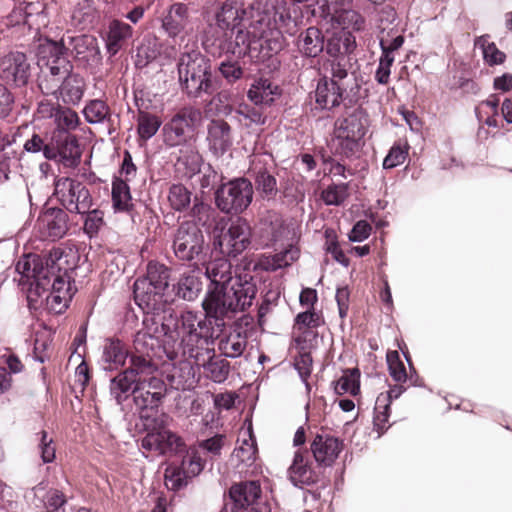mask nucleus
I'll use <instances>...</instances> for the list:
<instances>
[{
    "label": "nucleus",
    "instance_id": "864d4df0",
    "mask_svg": "<svg viewBox=\"0 0 512 512\" xmlns=\"http://www.w3.org/2000/svg\"><path fill=\"white\" fill-rule=\"evenodd\" d=\"M327 242H326V250L329 252L333 258L341 263L344 266H348L349 261L348 258L344 255L342 250L339 248L338 243L336 241V237L332 230L325 231Z\"/></svg>",
    "mask_w": 512,
    "mask_h": 512
},
{
    "label": "nucleus",
    "instance_id": "412c9836",
    "mask_svg": "<svg viewBox=\"0 0 512 512\" xmlns=\"http://www.w3.org/2000/svg\"><path fill=\"white\" fill-rule=\"evenodd\" d=\"M37 224L44 237L55 240L66 234L67 215L61 209L50 208L39 216Z\"/></svg>",
    "mask_w": 512,
    "mask_h": 512
},
{
    "label": "nucleus",
    "instance_id": "9d476101",
    "mask_svg": "<svg viewBox=\"0 0 512 512\" xmlns=\"http://www.w3.org/2000/svg\"><path fill=\"white\" fill-rule=\"evenodd\" d=\"M253 187L244 178L235 179L223 184L216 194L218 208L225 213H241L252 202Z\"/></svg>",
    "mask_w": 512,
    "mask_h": 512
},
{
    "label": "nucleus",
    "instance_id": "39448f33",
    "mask_svg": "<svg viewBox=\"0 0 512 512\" xmlns=\"http://www.w3.org/2000/svg\"><path fill=\"white\" fill-rule=\"evenodd\" d=\"M278 0L256 1V26L253 36L257 40L260 56L264 60L284 47V34L296 32V21L284 5H275Z\"/></svg>",
    "mask_w": 512,
    "mask_h": 512
},
{
    "label": "nucleus",
    "instance_id": "052dcab7",
    "mask_svg": "<svg viewBox=\"0 0 512 512\" xmlns=\"http://www.w3.org/2000/svg\"><path fill=\"white\" fill-rule=\"evenodd\" d=\"M371 227L366 221H358L349 234V240L352 242H361L368 238Z\"/></svg>",
    "mask_w": 512,
    "mask_h": 512
},
{
    "label": "nucleus",
    "instance_id": "2eb2a0df",
    "mask_svg": "<svg viewBox=\"0 0 512 512\" xmlns=\"http://www.w3.org/2000/svg\"><path fill=\"white\" fill-rule=\"evenodd\" d=\"M319 8L323 21L326 22V25L331 26V32L334 36L351 28H360V16L350 9L343 0H324Z\"/></svg>",
    "mask_w": 512,
    "mask_h": 512
},
{
    "label": "nucleus",
    "instance_id": "473e14b6",
    "mask_svg": "<svg viewBox=\"0 0 512 512\" xmlns=\"http://www.w3.org/2000/svg\"><path fill=\"white\" fill-rule=\"evenodd\" d=\"M54 123L56 130L52 135L62 137L66 132L75 130L79 125V117L77 113L70 108H63L57 106L56 113H54Z\"/></svg>",
    "mask_w": 512,
    "mask_h": 512
},
{
    "label": "nucleus",
    "instance_id": "7c9ffc66",
    "mask_svg": "<svg viewBox=\"0 0 512 512\" xmlns=\"http://www.w3.org/2000/svg\"><path fill=\"white\" fill-rule=\"evenodd\" d=\"M132 35V28L130 25L114 20L110 23L106 47L111 55H115L122 47L123 43Z\"/></svg>",
    "mask_w": 512,
    "mask_h": 512
},
{
    "label": "nucleus",
    "instance_id": "5fc2aeb1",
    "mask_svg": "<svg viewBox=\"0 0 512 512\" xmlns=\"http://www.w3.org/2000/svg\"><path fill=\"white\" fill-rule=\"evenodd\" d=\"M41 458L44 463H51L56 456V448L53 440L48 437L45 431L41 432V440L39 444Z\"/></svg>",
    "mask_w": 512,
    "mask_h": 512
},
{
    "label": "nucleus",
    "instance_id": "4d7b16f0",
    "mask_svg": "<svg viewBox=\"0 0 512 512\" xmlns=\"http://www.w3.org/2000/svg\"><path fill=\"white\" fill-rule=\"evenodd\" d=\"M404 384L405 383L395 382L394 385H390L388 383V379L386 378V385L389 387V389L386 391V423L389 422V417L391 414V402L398 399L406 391Z\"/></svg>",
    "mask_w": 512,
    "mask_h": 512
},
{
    "label": "nucleus",
    "instance_id": "0e129e2a",
    "mask_svg": "<svg viewBox=\"0 0 512 512\" xmlns=\"http://www.w3.org/2000/svg\"><path fill=\"white\" fill-rule=\"evenodd\" d=\"M224 445V436L216 435L212 438H209L207 440H204L200 443V447L203 448L205 451L213 454L218 455Z\"/></svg>",
    "mask_w": 512,
    "mask_h": 512
},
{
    "label": "nucleus",
    "instance_id": "8fccbe9b",
    "mask_svg": "<svg viewBox=\"0 0 512 512\" xmlns=\"http://www.w3.org/2000/svg\"><path fill=\"white\" fill-rule=\"evenodd\" d=\"M200 163V155L193 150L186 151L178 159V165H183L185 167V174L187 176H192L198 172L200 170Z\"/></svg>",
    "mask_w": 512,
    "mask_h": 512
},
{
    "label": "nucleus",
    "instance_id": "4468645a",
    "mask_svg": "<svg viewBox=\"0 0 512 512\" xmlns=\"http://www.w3.org/2000/svg\"><path fill=\"white\" fill-rule=\"evenodd\" d=\"M200 121V112L191 107H185L178 111L163 127V140L171 146L184 144L194 126Z\"/></svg>",
    "mask_w": 512,
    "mask_h": 512
},
{
    "label": "nucleus",
    "instance_id": "c03bdc74",
    "mask_svg": "<svg viewBox=\"0 0 512 512\" xmlns=\"http://www.w3.org/2000/svg\"><path fill=\"white\" fill-rule=\"evenodd\" d=\"M181 465L189 479L199 475L204 468V460L198 450L190 449L183 458Z\"/></svg>",
    "mask_w": 512,
    "mask_h": 512
},
{
    "label": "nucleus",
    "instance_id": "603ef678",
    "mask_svg": "<svg viewBox=\"0 0 512 512\" xmlns=\"http://www.w3.org/2000/svg\"><path fill=\"white\" fill-rule=\"evenodd\" d=\"M257 189L266 198H272L276 192V179L268 173H260L256 179Z\"/></svg>",
    "mask_w": 512,
    "mask_h": 512
},
{
    "label": "nucleus",
    "instance_id": "6e6d98bb",
    "mask_svg": "<svg viewBox=\"0 0 512 512\" xmlns=\"http://www.w3.org/2000/svg\"><path fill=\"white\" fill-rule=\"evenodd\" d=\"M103 225V212L93 210L85 218L84 231L91 237L95 235Z\"/></svg>",
    "mask_w": 512,
    "mask_h": 512
},
{
    "label": "nucleus",
    "instance_id": "cd10ccee",
    "mask_svg": "<svg viewBox=\"0 0 512 512\" xmlns=\"http://www.w3.org/2000/svg\"><path fill=\"white\" fill-rule=\"evenodd\" d=\"M342 89L336 80L323 79L317 84L315 91L316 103L323 109H329L339 104Z\"/></svg>",
    "mask_w": 512,
    "mask_h": 512
},
{
    "label": "nucleus",
    "instance_id": "09e8293b",
    "mask_svg": "<svg viewBox=\"0 0 512 512\" xmlns=\"http://www.w3.org/2000/svg\"><path fill=\"white\" fill-rule=\"evenodd\" d=\"M157 56L156 41L147 40L137 49L136 65L140 67L146 66L150 61L156 59Z\"/></svg>",
    "mask_w": 512,
    "mask_h": 512
},
{
    "label": "nucleus",
    "instance_id": "ddd939ff",
    "mask_svg": "<svg viewBox=\"0 0 512 512\" xmlns=\"http://www.w3.org/2000/svg\"><path fill=\"white\" fill-rule=\"evenodd\" d=\"M54 195L70 212L85 213L91 206V197L87 188L79 181L62 177L56 180Z\"/></svg>",
    "mask_w": 512,
    "mask_h": 512
},
{
    "label": "nucleus",
    "instance_id": "a18cd8bd",
    "mask_svg": "<svg viewBox=\"0 0 512 512\" xmlns=\"http://www.w3.org/2000/svg\"><path fill=\"white\" fill-rule=\"evenodd\" d=\"M348 196L346 184H334L328 186L321 193V198L326 205H340Z\"/></svg>",
    "mask_w": 512,
    "mask_h": 512
},
{
    "label": "nucleus",
    "instance_id": "423d86ee",
    "mask_svg": "<svg viewBox=\"0 0 512 512\" xmlns=\"http://www.w3.org/2000/svg\"><path fill=\"white\" fill-rule=\"evenodd\" d=\"M368 126V117L359 108L346 111L341 115L334 124L332 146L335 153L348 157L359 152Z\"/></svg>",
    "mask_w": 512,
    "mask_h": 512
},
{
    "label": "nucleus",
    "instance_id": "0eeeda50",
    "mask_svg": "<svg viewBox=\"0 0 512 512\" xmlns=\"http://www.w3.org/2000/svg\"><path fill=\"white\" fill-rule=\"evenodd\" d=\"M179 80L190 95L197 96L211 86L210 63L200 52L181 55L178 63Z\"/></svg>",
    "mask_w": 512,
    "mask_h": 512
},
{
    "label": "nucleus",
    "instance_id": "f8f14e48",
    "mask_svg": "<svg viewBox=\"0 0 512 512\" xmlns=\"http://www.w3.org/2000/svg\"><path fill=\"white\" fill-rule=\"evenodd\" d=\"M153 369V363L150 359L143 356H134L131 358V365L124 372L116 376L111 382V393L120 404L126 398L128 393L135 386H139L140 382L148 376Z\"/></svg>",
    "mask_w": 512,
    "mask_h": 512
},
{
    "label": "nucleus",
    "instance_id": "774afa93",
    "mask_svg": "<svg viewBox=\"0 0 512 512\" xmlns=\"http://www.w3.org/2000/svg\"><path fill=\"white\" fill-rule=\"evenodd\" d=\"M13 103V98L6 87L0 84V117L9 114Z\"/></svg>",
    "mask_w": 512,
    "mask_h": 512
},
{
    "label": "nucleus",
    "instance_id": "1a4fd4ad",
    "mask_svg": "<svg viewBox=\"0 0 512 512\" xmlns=\"http://www.w3.org/2000/svg\"><path fill=\"white\" fill-rule=\"evenodd\" d=\"M213 239L221 254L235 257L250 245L251 228L243 219L219 222L213 230Z\"/></svg>",
    "mask_w": 512,
    "mask_h": 512
},
{
    "label": "nucleus",
    "instance_id": "13d9d810",
    "mask_svg": "<svg viewBox=\"0 0 512 512\" xmlns=\"http://www.w3.org/2000/svg\"><path fill=\"white\" fill-rule=\"evenodd\" d=\"M72 42L74 43V49L78 56L81 54H84L82 47L87 48L88 56H94L97 54V50H96V46H95V39L92 37L79 36V37L73 38Z\"/></svg>",
    "mask_w": 512,
    "mask_h": 512
},
{
    "label": "nucleus",
    "instance_id": "f03ea898",
    "mask_svg": "<svg viewBox=\"0 0 512 512\" xmlns=\"http://www.w3.org/2000/svg\"><path fill=\"white\" fill-rule=\"evenodd\" d=\"M16 271L26 279L31 308L46 305L50 311L61 313L68 307L73 295L70 277L66 272H60L52 257L26 256L17 262Z\"/></svg>",
    "mask_w": 512,
    "mask_h": 512
},
{
    "label": "nucleus",
    "instance_id": "49530a36",
    "mask_svg": "<svg viewBox=\"0 0 512 512\" xmlns=\"http://www.w3.org/2000/svg\"><path fill=\"white\" fill-rule=\"evenodd\" d=\"M395 344L398 347L399 351L402 353L403 357L405 358L408 367L410 376L408 377L411 381V385L414 387H425L423 379L419 376L413 362L411 354L408 350V347L404 340L402 338H395Z\"/></svg>",
    "mask_w": 512,
    "mask_h": 512
},
{
    "label": "nucleus",
    "instance_id": "f704fd0d",
    "mask_svg": "<svg viewBox=\"0 0 512 512\" xmlns=\"http://www.w3.org/2000/svg\"><path fill=\"white\" fill-rule=\"evenodd\" d=\"M334 390L337 394L357 395L360 390V372L358 369L345 370L335 382Z\"/></svg>",
    "mask_w": 512,
    "mask_h": 512
},
{
    "label": "nucleus",
    "instance_id": "338daca9",
    "mask_svg": "<svg viewBox=\"0 0 512 512\" xmlns=\"http://www.w3.org/2000/svg\"><path fill=\"white\" fill-rule=\"evenodd\" d=\"M399 113L403 116L406 124L409 126L411 131H419L422 127V121L412 111L404 108L403 106L399 109Z\"/></svg>",
    "mask_w": 512,
    "mask_h": 512
},
{
    "label": "nucleus",
    "instance_id": "de8ad7c7",
    "mask_svg": "<svg viewBox=\"0 0 512 512\" xmlns=\"http://www.w3.org/2000/svg\"><path fill=\"white\" fill-rule=\"evenodd\" d=\"M84 116L89 123H100L108 115V107L103 101L94 100L91 101L84 108Z\"/></svg>",
    "mask_w": 512,
    "mask_h": 512
},
{
    "label": "nucleus",
    "instance_id": "f257e3e1",
    "mask_svg": "<svg viewBox=\"0 0 512 512\" xmlns=\"http://www.w3.org/2000/svg\"><path fill=\"white\" fill-rule=\"evenodd\" d=\"M232 265L225 257L216 258L206 264L205 275L211 286L203 300L206 314L223 318L229 312L244 311L252 305L256 285L250 273L232 276Z\"/></svg>",
    "mask_w": 512,
    "mask_h": 512
},
{
    "label": "nucleus",
    "instance_id": "9b49d317",
    "mask_svg": "<svg viewBox=\"0 0 512 512\" xmlns=\"http://www.w3.org/2000/svg\"><path fill=\"white\" fill-rule=\"evenodd\" d=\"M165 391V383L158 377L157 367L153 364L152 371L140 382L139 386H135L133 389L134 401L141 409V418L143 413L165 415L158 410V406L165 396Z\"/></svg>",
    "mask_w": 512,
    "mask_h": 512
},
{
    "label": "nucleus",
    "instance_id": "c756f323",
    "mask_svg": "<svg viewBox=\"0 0 512 512\" xmlns=\"http://www.w3.org/2000/svg\"><path fill=\"white\" fill-rule=\"evenodd\" d=\"M260 494V485L256 481L242 482L232 486L230 489L231 501L245 507L253 504Z\"/></svg>",
    "mask_w": 512,
    "mask_h": 512
},
{
    "label": "nucleus",
    "instance_id": "6ab92c4d",
    "mask_svg": "<svg viewBox=\"0 0 512 512\" xmlns=\"http://www.w3.org/2000/svg\"><path fill=\"white\" fill-rule=\"evenodd\" d=\"M344 447L343 441L330 434H317L310 449L315 461L324 467L332 466Z\"/></svg>",
    "mask_w": 512,
    "mask_h": 512
},
{
    "label": "nucleus",
    "instance_id": "a211bd4d",
    "mask_svg": "<svg viewBox=\"0 0 512 512\" xmlns=\"http://www.w3.org/2000/svg\"><path fill=\"white\" fill-rule=\"evenodd\" d=\"M30 65L25 54L9 52L0 58V78L7 84L23 86L29 78Z\"/></svg>",
    "mask_w": 512,
    "mask_h": 512
},
{
    "label": "nucleus",
    "instance_id": "6e6552de",
    "mask_svg": "<svg viewBox=\"0 0 512 512\" xmlns=\"http://www.w3.org/2000/svg\"><path fill=\"white\" fill-rule=\"evenodd\" d=\"M142 420L147 430L142 447L158 454L176 452L183 445L182 440L167 428L168 416L143 413Z\"/></svg>",
    "mask_w": 512,
    "mask_h": 512
},
{
    "label": "nucleus",
    "instance_id": "e433bc0d",
    "mask_svg": "<svg viewBox=\"0 0 512 512\" xmlns=\"http://www.w3.org/2000/svg\"><path fill=\"white\" fill-rule=\"evenodd\" d=\"M162 125L161 119L148 112H140L137 120L139 138L146 141L152 138Z\"/></svg>",
    "mask_w": 512,
    "mask_h": 512
},
{
    "label": "nucleus",
    "instance_id": "a19ab883",
    "mask_svg": "<svg viewBox=\"0 0 512 512\" xmlns=\"http://www.w3.org/2000/svg\"><path fill=\"white\" fill-rule=\"evenodd\" d=\"M409 145L406 141L397 140L386 153V170L395 168L408 157Z\"/></svg>",
    "mask_w": 512,
    "mask_h": 512
},
{
    "label": "nucleus",
    "instance_id": "2f4dec72",
    "mask_svg": "<svg viewBox=\"0 0 512 512\" xmlns=\"http://www.w3.org/2000/svg\"><path fill=\"white\" fill-rule=\"evenodd\" d=\"M298 47L306 56H317L324 47L323 36L320 30L315 27L308 28L305 33L300 35Z\"/></svg>",
    "mask_w": 512,
    "mask_h": 512
},
{
    "label": "nucleus",
    "instance_id": "e2e57ef3",
    "mask_svg": "<svg viewBox=\"0 0 512 512\" xmlns=\"http://www.w3.org/2000/svg\"><path fill=\"white\" fill-rule=\"evenodd\" d=\"M156 342L155 338L144 331L138 332L134 341L136 349L142 353H148V350L152 349Z\"/></svg>",
    "mask_w": 512,
    "mask_h": 512
},
{
    "label": "nucleus",
    "instance_id": "dca6fc26",
    "mask_svg": "<svg viewBox=\"0 0 512 512\" xmlns=\"http://www.w3.org/2000/svg\"><path fill=\"white\" fill-rule=\"evenodd\" d=\"M203 245L201 230L195 224L184 223L177 230L173 247L178 258L189 261L201 253Z\"/></svg>",
    "mask_w": 512,
    "mask_h": 512
},
{
    "label": "nucleus",
    "instance_id": "bb28decb",
    "mask_svg": "<svg viewBox=\"0 0 512 512\" xmlns=\"http://www.w3.org/2000/svg\"><path fill=\"white\" fill-rule=\"evenodd\" d=\"M279 95V87L265 78L256 80L248 90V98L255 105H270Z\"/></svg>",
    "mask_w": 512,
    "mask_h": 512
},
{
    "label": "nucleus",
    "instance_id": "4be33fe9",
    "mask_svg": "<svg viewBox=\"0 0 512 512\" xmlns=\"http://www.w3.org/2000/svg\"><path fill=\"white\" fill-rule=\"evenodd\" d=\"M237 443L238 445L232 453L231 460L235 462L237 466L252 465L256 460L257 446L251 423L240 430Z\"/></svg>",
    "mask_w": 512,
    "mask_h": 512
},
{
    "label": "nucleus",
    "instance_id": "7ed1b4c3",
    "mask_svg": "<svg viewBox=\"0 0 512 512\" xmlns=\"http://www.w3.org/2000/svg\"><path fill=\"white\" fill-rule=\"evenodd\" d=\"M256 26V2L226 0L215 14V23L207 31L214 44L223 52L236 57L250 55L258 58L257 40L253 36Z\"/></svg>",
    "mask_w": 512,
    "mask_h": 512
},
{
    "label": "nucleus",
    "instance_id": "ea45409f",
    "mask_svg": "<svg viewBox=\"0 0 512 512\" xmlns=\"http://www.w3.org/2000/svg\"><path fill=\"white\" fill-rule=\"evenodd\" d=\"M164 480L168 489L178 490L187 484L189 477L181 464H170L165 470Z\"/></svg>",
    "mask_w": 512,
    "mask_h": 512
},
{
    "label": "nucleus",
    "instance_id": "aec40b11",
    "mask_svg": "<svg viewBox=\"0 0 512 512\" xmlns=\"http://www.w3.org/2000/svg\"><path fill=\"white\" fill-rule=\"evenodd\" d=\"M190 21L189 7L184 3H174L161 17V27L166 34L175 38L182 33Z\"/></svg>",
    "mask_w": 512,
    "mask_h": 512
},
{
    "label": "nucleus",
    "instance_id": "a878e982",
    "mask_svg": "<svg viewBox=\"0 0 512 512\" xmlns=\"http://www.w3.org/2000/svg\"><path fill=\"white\" fill-rule=\"evenodd\" d=\"M202 290L201 270L199 268L184 271L177 284L176 294L183 300H195Z\"/></svg>",
    "mask_w": 512,
    "mask_h": 512
},
{
    "label": "nucleus",
    "instance_id": "4c0bfd02",
    "mask_svg": "<svg viewBox=\"0 0 512 512\" xmlns=\"http://www.w3.org/2000/svg\"><path fill=\"white\" fill-rule=\"evenodd\" d=\"M386 368L396 383H406L408 374L405 365L396 350H386Z\"/></svg>",
    "mask_w": 512,
    "mask_h": 512
},
{
    "label": "nucleus",
    "instance_id": "72a5a7b5",
    "mask_svg": "<svg viewBox=\"0 0 512 512\" xmlns=\"http://www.w3.org/2000/svg\"><path fill=\"white\" fill-rule=\"evenodd\" d=\"M246 345V337L240 332H234L220 340L219 350L226 357L236 358L242 355Z\"/></svg>",
    "mask_w": 512,
    "mask_h": 512
},
{
    "label": "nucleus",
    "instance_id": "c85d7f7f",
    "mask_svg": "<svg viewBox=\"0 0 512 512\" xmlns=\"http://www.w3.org/2000/svg\"><path fill=\"white\" fill-rule=\"evenodd\" d=\"M163 293L154 289L151 282L138 279L134 283V299L142 309H156L161 303Z\"/></svg>",
    "mask_w": 512,
    "mask_h": 512
},
{
    "label": "nucleus",
    "instance_id": "c9c22d12",
    "mask_svg": "<svg viewBox=\"0 0 512 512\" xmlns=\"http://www.w3.org/2000/svg\"><path fill=\"white\" fill-rule=\"evenodd\" d=\"M128 351L125 345L119 340H110L104 347L103 360L112 368L124 365Z\"/></svg>",
    "mask_w": 512,
    "mask_h": 512
},
{
    "label": "nucleus",
    "instance_id": "5701e85b",
    "mask_svg": "<svg viewBox=\"0 0 512 512\" xmlns=\"http://www.w3.org/2000/svg\"><path fill=\"white\" fill-rule=\"evenodd\" d=\"M207 141L215 154L226 152L232 145L231 128L224 120H212L207 127Z\"/></svg>",
    "mask_w": 512,
    "mask_h": 512
},
{
    "label": "nucleus",
    "instance_id": "f3484780",
    "mask_svg": "<svg viewBox=\"0 0 512 512\" xmlns=\"http://www.w3.org/2000/svg\"><path fill=\"white\" fill-rule=\"evenodd\" d=\"M81 151L75 136L65 134L62 137L52 135L50 143L45 147V158L48 160L58 159L67 167L78 164Z\"/></svg>",
    "mask_w": 512,
    "mask_h": 512
},
{
    "label": "nucleus",
    "instance_id": "58836bf2",
    "mask_svg": "<svg viewBox=\"0 0 512 512\" xmlns=\"http://www.w3.org/2000/svg\"><path fill=\"white\" fill-rule=\"evenodd\" d=\"M169 274L167 268L159 263L151 262L147 267V275L142 281L151 282L154 289L164 292L168 287Z\"/></svg>",
    "mask_w": 512,
    "mask_h": 512
},
{
    "label": "nucleus",
    "instance_id": "680f3d73",
    "mask_svg": "<svg viewBox=\"0 0 512 512\" xmlns=\"http://www.w3.org/2000/svg\"><path fill=\"white\" fill-rule=\"evenodd\" d=\"M493 89L501 94H506L512 91V73L504 72L503 74L494 77Z\"/></svg>",
    "mask_w": 512,
    "mask_h": 512
},
{
    "label": "nucleus",
    "instance_id": "79ce46f5",
    "mask_svg": "<svg viewBox=\"0 0 512 512\" xmlns=\"http://www.w3.org/2000/svg\"><path fill=\"white\" fill-rule=\"evenodd\" d=\"M112 200L116 209L127 210L131 204V196L127 183L123 180H116L112 186Z\"/></svg>",
    "mask_w": 512,
    "mask_h": 512
},
{
    "label": "nucleus",
    "instance_id": "b1692460",
    "mask_svg": "<svg viewBox=\"0 0 512 512\" xmlns=\"http://www.w3.org/2000/svg\"><path fill=\"white\" fill-rule=\"evenodd\" d=\"M288 477L296 486L310 485L317 481V475L309 460L300 451H296L294 454L293 461L288 468Z\"/></svg>",
    "mask_w": 512,
    "mask_h": 512
},
{
    "label": "nucleus",
    "instance_id": "37998d69",
    "mask_svg": "<svg viewBox=\"0 0 512 512\" xmlns=\"http://www.w3.org/2000/svg\"><path fill=\"white\" fill-rule=\"evenodd\" d=\"M168 199L175 210L181 211L189 206L191 193L185 186L175 184L170 188Z\"/></svg>",
    "mask_w": 512,
    "mask_h": 512
},
{
    "label": "nucleus",
    "instance_id": "3c124183",
    "mask_svg": "<svg viewBox=\"0 0 512 512\" xmlns=\"http://www.w3.org/2000/svg\"><path fill=\"white\" fill-rule=\"evenodd\" d=\"M482 58L485 64L488 66L501 65L506 61V54L498 49L494 42L486 44V49H483Z\"/></svg>",
    "mask_w": 512,
    "mask_h": 512
},
{
    "label": "nucleus",
    "instance_id": "393cba45",
    "mask_svg": "<svg viewBox=\"0 0 512 512\" xmlns=\"http://www.w3.org/2000/svg\"><path fill=\"white\" fill-rule=\"evenodd\" d=\"M298 257L299 249L296 246L289 244L287 248L273 256L262 255L254 263L253 268L255 270L260 269L265 271H274L289 266L296 261Z\"/></svg>",
    "mask_w": 512,
    "mask_h": 512
},
{
    "label": "nucleus",
    "instance_id": "20e7f679",
    "mask_svg": "<svg viewBox=\"0 0 512 512\" xmlns=\"http://www.w3.org/2000/svg\"><path fill=\"white\" fill-rule=\"evenodd\" d=\"M40 55L46 67L39 84L42 91L56 95L67 104L79 102L83 95L82 80L70 74L71 66L64 56L63 42L47 41L41 46Z\"/></svg>",
    "mask_w": 512,
    "mask_h": 512
},
{
    "label": "nucleus",
    "instance_id": "bf43d9fd",
    "mask_svg": "<svg viewBox=\"0 0 512 512\" xmlns=\"http://www.w3.org/2000/svg\"><path fill=\"white\" fill-rule=\"evenodd\" d=\"M312 357L309 353H301L295 359V368L298 371L300 377L305 381L310 375L312 370Z\"/></svg>",
    "mask_w": 512,
    "mask_h": 512
},
{
    "label": "nucleus",
    "instance_id": "69168bd1",
    "mask_svg": "<svg viewBox=\"0 0 512 512\" xmlns=\"http://www.w3.org/2000/svg\"><path fill=\"white\" fill-rule=\"evenodd\" d=\"M219 70L229 82L238 80L242 76V69L235 63H222Z\"/></svg>",
    "mask_w": 512,
    "mask_h": 512
}]
</instances>
